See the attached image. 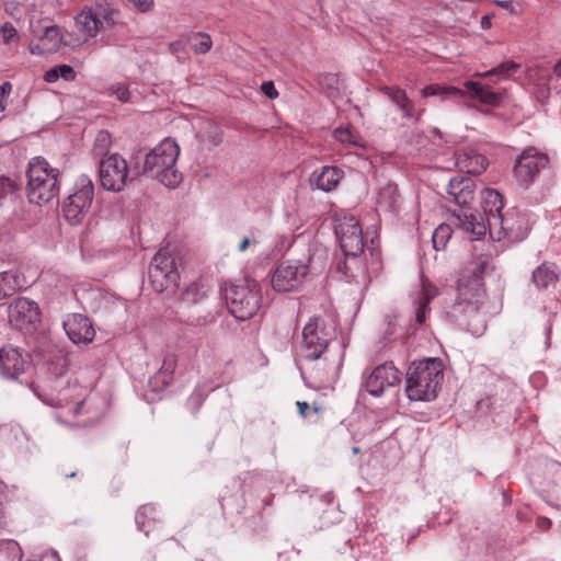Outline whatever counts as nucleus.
<instances>
[{"label": "nucleus", "instance_id": "2eb2a0df", "mask_svg": "<svg viewBox=\"0 0 561 561\" xmlns=\"http://www.w3.org/2000/svg\"><path fill=\"white\" fill-rule=\"evenodd\" d=\"M31 365V357L11 345L0 348V374L4 378L16 380Z\"/></svg>", "mask_w": 561, "mask_h": 561}, {"label": "nucleus", "instance_id": "f03ea898", "mask_svg": "<svg viewBox=\"0 0 561 561\" xmlns=\"http://www.w3.org/2000/svg\"><path fill=\"white\" fill-rule=\"evenodd\" d=\"M180 148L175 141L164 139L160 145L145 154L140 165L139 154L131 157L130 181L141 175L157 179L167 187L174 188L182 181V173L175 168Z\"/></svg>", "mask_w": 561, "mask_h": 561}, {"label": "nucleus", "instance_id": "2f4dec72", "mask_svg": "<svg viewBox=\"0 0 561 561\" xmlns=\"http://www.w3.org/2000/svg\"><path fill=\"white\" fill-rule=\"evenodd\" d=\"M453 234V230L449 225L442 224L439 225L432 234L433 248L436 251L443 250L446 248L448 241L450 240Z\"/></svg>", "mask_w": 561, "mask_h": 561}, {"label": "nucleus", "instance_id": "052dcab7", "mask_svg": "<svg viewBox=\"0 0 561 561\" xmlns=\"http://www.w3.org/2000/svg\"><path fill=\"white\" fill-rule=\"evenodd\" d=\"M31 51L34 54L35 51H39V46L37 45L35 48H32Z\"/></svg>", "mask_w": 561, "mask_h": 561}, {"label": "nucleus", "instance_id": "7ed1b4c3", "mask_svg": "<svg viewBox=\"0 0 561 561\" xmlns=\"http://www.w3.org/2000/svg\"><path fill=\"white\" fill-rule=\"evenodd\" d=\"M444 378V365L440 358L428 357L414 360L408 368L405 392L412 401H432L437 397L438 387Z\"/></svg>", "mask_w": 561, "mask_h": 561}, {"label": "nucleus", "instance_id": "ddd939ff", "mask_svg": "<svg viewBox=\"0 0 561 561\" xmlns=\"http://www.w3.org/2000/svg\"><path fill=\"white\" fill-rule=\"evenodd\" d=\"M93 195L94 186L91 180L87 178L81 179L80 188L64 202L65 217L72 222L80 221V216L91 207Z\"/></svg>", "mask_w": 561, "mask_h": 561}, {"label": "nucleus", "instance_id": "473e14b6", "mask_svg": "<svg viewBox=\"0 0 561 561\" xmlns=\"http://www.w3.org/2000/svg\"><path fill=\"white\" fill-rule=\"evenodd\" d=\"M399 196L400 194L397 186L393 184H387L380 190L378 204L388 209H392L396 206Z\"/></svg>", "mask_w": 561, "mask_h": 561}, {"label": "nucleus", "instance_id": "5701e85b", "mask_svg": "<svg viewBox=\"0 0 561 561\" xmlns=\"http://www.w3.org/2000/svg\"><path fill=\"white\" fill-rule=\"evenodd\" d=\"M196 138L199 141L201 150L208 151L222 141L220 127L211 122H207L205 126L198 130Z\"/></svg>", "mask_w": 561, "mask_h": 561}, {"label": "nucleus", "instance_id": "a878e982", "mask_svg": "<svg viewBox=\"0 0 561 561\" xmlns=\"http://www.w3.org/2000/svg\"><path fill=\"white\" fill-rule=\"evenodd\" d=\"M531 279L538 289H545L558 282L559 274L553 264L542 263L533 272Z\"/></svg>", "mask_w": 561, "mask_h": 561}, {"label": "nucleus", "instance_id": "0eeeda50", "mask_svg": "<svg viewBox=\"0 0 561 561\" xmlns=\"http://www.w3.org/2000/svg\"><path fill=\"white\" fill-rule=\"evenodd\" d=\"M335 234L346 256H357L364 251L363 231L359 221L351 214L336 215Z\"/></svg>", "mask_w": 561, "mask_h": 561}, {"label": "nucleus", "instance_id": "c85d7f7f", "mask_svg": "<svg viewBox=\"0 0 561 561\" xmlns=\"http://www.w3.org/2000/svg\"><path fill=\"white\" fill-rule=\"evenodd\" d=\"M248 320L260 311L263 304L262 285L256 279L248 277Z\"/></svg>", "mask_w": 561, "mask_h": 561}, {"label": "nucleus", "instance_id": "c03bdc74", "mask_svg": "<svg viewBox=\"0 0 561 561\" xmlns=\"http://www.w3.org/2000/svg\"><path fill=\"white\" fill-rule=\"evenodd\" d=\"M260 90L270 100H274L278 96V92H277L273 81L263 82L260 87Z\"/></svg>", "mask_w": 561, "mask_h": 561}, {"label": "nucleus", "instance_id": "4c0bfd02", "mask_svg": "<svg viewBox=\"0 0 561 561\" xmlns=\"http://www.w3.org/2000/svg\"><path fill=\"white\" fill-rule=\"evenodd\" d=\"M430 297L423 295L415 310V320L419 324H423L426 320V316L430 312Z\"/></svg>", "mask_w": 561, "mask_h": 561}, {"label": "nucleus", "instance_id": "7c9ffc66", "mask_svg": "<svg viewBox=\"0 0 561 561\" xmlns=\"http://www.w3.org/2000/svg\"><path fill=\"white\" fill-rule=\"evenodd\" d=\"M76 76V71L71 66L58 65L45 72L44 80L48 83L56 82L59 78H62L66 81H73Z\"/></svg>", "mask_w": 561, "mask_h": 561}, {"label": "nucleus", "instance_id": "8fccbe9b", "mask_svg": "<svg viewBox=\"0 0 561 561\" xmlns=\"http://www.w3.org/2000/svg\"><path fill=\"white\" fill-rule=\"evenodd\" d=\"M185 42V38L183 37L182 39L180 41H175L173 43L170 44V50L173 53V54H176L179 53L182 48H183V44Z\"/></svg>", "mask_w": 561, "mask_h": 561}, {"label": "nucleus", "instance_id": "9b49d317", "mask_svg": "<svg viewBox=\"0 0 561 561\" xmlns=\"http://www.w3.org/2000/svg\"><path fill=\"white\" fill-rule=\"evenodd\" d=\"M308 273V266L300 261L286 260L275 270L271 284L278 293L296 290Z\"/></svg>", "mask_w": 561, "mask_h": 561}, {"label": "nucleus", "instance_id": "a19ab883", "mask_svg": "<svg viewBox=\"0 0 561 561\" xmlns=\"http://www.w3.org/2000/svg\"><path fill=\"white\" fill-rule=\"evenodd\" d=\"M0 34L4 44H9L12 39L18 38V32L10 22H5L0 26Z\"/></svg>", "mask_w": 561, "mask_h": 561}, {"label": "nucleus", "instance_id": "b1692460", "mask_svg": "<svg viewBox=\"0 0 561 561\" xmlns=\"http://www.w3.org/2000/svg\"><path fill=\"white\" fill-rule=\"evenodd\" d=\"M54 174H59L57 169L49 168L45 159L41 157L34 158L32 162H30L27 170V186L35 185Z\"/></svg>", "mask_w": 561, "mask_h": 561}, {"label": "nucleus", "instance_id": "bf43d9fd", "mask_svg": "<svg viewBox=\"0 0 561 561\" xmlns=\"http://www.w3.org/2000/svg\"><path fill=\"white\" fill-rule=\"evenodd\" d=\"M76 474H77L76 472H71V473H67L66 477L67 478H73V477H76Z\"/></svg>", "mask_w": 561, "mask_h": 561}, {"label": "nucleus", "instance_id": "cd10ccee", "mask_svg": "<svg viewBox=\"0 0 561 561\" xmlns=\"http://www.w3.org/2000/svg\"><path fill=\"white\" fill-rule=\"evenodd\" d=\"M342 171L336 167L325 165L316 179L317 187L323 192L333 191L339 184Z\"/></svg>", "mask_w": 561, "mask_h": 561}, {"label": "nucleus", "instance_id": "5fc2aeb1", "mask_svg": "<svg viewBox=\"0 0 561 561\" xmlns=\"http://www.w3.org/2000/svg\"><path fill=\"white\" fill-rule=\"evenodd\" d=\"M481 25L483 28L490 26V18L488 15L482 16L481 19Z\"/></svg>", "mask_w": 561, "mask_h": 561}, {"label": "nucleus", "instance_id": "1a4fd4ad", "mask_svg": "<svg viewBox=\"0 0 561 561\" xmlns=\"http://www.w3.org/2000/svg\"><path fill=\"white\" fill-rule=\"evenodd\" d=\"M548 164L549 158L547 154L539 152L534 147H529L516 159L513 174L520 186L528 187Z\"/></svg>", "mask_w": 561, "mask_h": 561}, {"label": "nucleus", "instance_id": "412c9836", "mask_svg": "<svg viewBox=\"0 0 561 561\" xmlns=\"http://www.w3.org/2000/svg\"><path fill=\"white\" fill-rule=\"evenodd\" d=\"M225 299L228 311L240 321L245 320V308L243 301L245 299V291L233 284H225L224 288Z\"/></svg>", "mask_w": 561, "mask_h": 561}, {"label": "nucleus", "instance_id": "6ab92c4d", "mask_svg": "<svg viewBox=\"0 0 561 561\" xmlns=\"http://www.w3.org/2000/svg\"><path fill=\"white\" fill-rule=\"evenodd\" d=\"M476 182L468 176L450 179L447 193L461 207L469 205L474 198Z\"/></svg>", "mask_w": 561, "mask_h": 561}, {"label": "nucleus", "instance_id": "4be33fe9", "mask_svg": "<svg viewBox=\"0 0 561 561\" xmlns=\"http://www.w3.org/2000/svg\"><path fill=\"white\" fill-rule=\"evenodd\" d=\"M379 91L388 96L402 112L404 118H412L414 112V103L410 100L405 93V91L397 85H381Z\"/></svg>", "mask_w": 561, "mask_h": 561}, {"label": "nucleus", "instance_id": "09e8293b", "mask_svg": "<svg viewBox=\"0 0 561 561\" xmlns=\"http://www.w3.org/2000/svg\"><path fill=\"white\" fill-rule=\"evenodd\" d=\"M11 90H12V84H11V82H9V81L3 82V83L0 85V100H1L2 98H4V96L9 95V94H10V92H11Z\"/></svg>", "mask_w": 561, "mask_h": 561}, {"label": "nucleus", "instance_id": "bb28decb", "mask_svg": "<svg viewBox=\"0 0 561 561\" xmlns=\"http://www.w3.org/2000/svg\"><path fill=\"white\" fill-rule=\"evenodd\" d=\"M76 22L80 30L91 37L103 26V21L98 18V13H94L88 7H84L81 13L76 16Z\"/></svg>", "mask_w": 561, "mask_h": 561}, {"label": "nucleus", "instance_id": "20e7f679", "mask_svg": "<svg viewBox=\"0 0 561 561\" xmlns=\"http://www.w3.org/2000/svg\"><path fill=\"white\" fill-rule=\"evenodd\" d=\"M481 208L483 215L470 208L461 209L455 214L458 227L472 240H480L486 230H493V217L502 215L503 197L493 188H484L481 192Z\"/></svg>", "mask_w": 561, "mask_h": 561}, {"label": "nucleus", "instance_id": "3c124183", "mask_svg": "<svg viewBox=\"0 0 561 561\" xmlns=\"http://www.w3.org/2000/svg\"><path fill=\"white\" fill-rule=\"evenodd\" d=\"M499 7L503 8V9H506V10H513V5H512V2L508 1V0H503V1H500V0H495L494 1Z\"/></svg>", "mask_w": 561, "mask_h": 561}, {"label": "nucleus", "instance_id": "79ce46f5", "mask_svg": "<svg viewBox=\"0 0 561 561\" xmlns=\"http://www.w3.org/2000/svg\"><path fill=\"white\" fill-rule=\"evenodd\" d=\"M272 247L270 244H261L260 241L253 239V248L252 253H255L257 257L263 256L265 260H268Z\"/></svg>", "mask_w": 561, "mask_h": 561}, {"label": "nucleus", "instance_id": "49530a36", "mask_svg": "<svg viewBox=\"0 0 561 561\" xmlns=\"http://www.w3.org/2000/svg\"><path fill=\"white\" fill-rule=\"evenodd\" d=\"M138 10L146 12L153 5V0H129Z\"/></svg>", "mask_w": 561, "mask_h": 561}, {"label": "nucleus", "instance_id": "423d86ee", "mask_svg": "<svg viewBox=\"0 0 561 561\" xmlns=\"http://www.w3.org/2000/svg\"><path fill=\"white\" fill-rule=\"evenodd\" d=\"M149 280L157 293H174L178 288L180 274L175 260L167 249H161L151 260L149 265Z\"/></svg>", "mask_w": 561, "mask_h": 561}, {"label": "nucleus", "instance_id": "c9c22d12", "mask_svg": "<svg viewBox=\"0 0 561 561\" xmlns=\"http://www.w3.org/2000/svg\"><path fill=\"white\" fill-rule=\"evenodd\" d=\"M519 68V65H517L514 61H504L500 64L497 67L486 71L485 73L481 75L482 77H493L496 76L499 80L504 79L510 76L512 71H515ZM477 76H480L479 73Z\"/></svg>", "mask_w": 561, "mask_h": 561}, {"label": "nucleus", "instance_id": "f257e3e1", "mask_svg": "<svg viewBox=\"0 0 561 561\" xmlns=\"http://www.w3.org/2000/svg\"><path fill=\"white\" fill-rule=\"evenodd\" d=\"M493 271L494 265L488 257L480 256L469 262L460 272L457 297L447 311L453 322L473 335H480L485 330V321L480 313L486 298L483 277Z\"/></svg>", "mask_w": 561, "mask_h": 561}, {"label": "nucleus", "instance_id": "c756f323", "mask_svg": "<svg viewBox=\"0 0 561 561\" xmlns=\"http://www.w3.org/2000/svg\"><path fill=\"white\" fill-rule=\"evenodd\" d=\"M184 38L195 54L207 53L213 44L210 36L205 33L186 34Z\"/></svg>", "mask_w": 561, "mask_h": 561}, {"label": "nucleus", "instance_id": "aec40b11", "mask_svg": "<svg viewBox=\"0 0 561 561\" xmlns=\"http://www.w3.org/2000/svg\"><path fill=\"white\" fill-rule=\"evenodd\" d=\"M455 156L457 165L469 174H482L489 165L488 159L473 149L457 152Z\"/></svg>", "mask_w": 561, "mask_h": 561}, {"label": "nucleus", "instance_id": "72a5a7b5", "mask_svg": "<svg viewBox=\"0 0 561 561\" xmlns=\"http://www.w3.org/2000/svg\"><path fill=\"white\" fill-rule=\"evenodd\" d=\"M41 41L49 45V47L47 48L48 50H58L62 44V36H60L59 34L58 26H46L43 35L41 36Z\"/></svg>", "mask_w": 561, "mask_h": 561}, {"label": "nucleus", "instance_id": "f8f14e48", "mask_svg": "<svg viewBox=\"0 0 561 561\" xmlns=\"http://www.w3.org/2000/svg\"><path fill=\"white\" fill-rule=\"evenodd\" d=\"M492 219L493 229L497 228L499 234L503 233V237L514 242L524 240L530 230L526 215L514 208Z\"/></svg>", "mask_w": 561, "mask_h": 561}, {"label": "nucleus", "instance_id": "4468645a", "mask_svg": "<svg viewBox=\"0 0 561 561\" xmlns=\"http://www.w3.org/2000/svg\"><path fill=\"white\" fill-rule=\"evenodd\" d=\"M401 381V374L392 362H386L373 369L365 381L368 393L379 397L388 387H394Z\"/></svg>", "mask_w": 561, "mask_h": 561}, {"label": "nucleus", "instance_id": "6e6552de", "mask_svg": "<svg viewBox=\"0 0 561 561\" xmlns=\"http://www.w3.org/2000/svg\"><path fill=\"white\" fill-rule=\"evenodd\" d=\"M131 174L126 160L118 153L102 159L99 163V176L101 185L106 191L121 192Z\"/></svg>", "mask_w": 561, "mask_h": 561}, {"label": "nucleus", "instance_id": "37998d69", "mask_svg": "<svg viewBox=\"0 0 561 561\" xmlns=\"http://www.w3.org/2000/svg\"><path fill=\"white\" fill-rule=\"evenodd\" d=\"M113 94L117 96V99L122 102H127L130 98V92L125 84L118 83L111 88Z\"/></svg>", "mask_w": 561, "mask_h": 561}, {"label": "nucleus", "instance_id": "680f3d73", "mask_svg": "<svg viewBox=\"0 0 561 561\" xmlns=\"http://www.w3.org/2000/svg\"><path fill=\"white\" fill-rule=\"evenodd\" d=\"M247 244H248V248L251 247V240L249 238H248Z\"/></svg>", "mask_w": 561, "mask_h": 561}, {"label": "nucleus", "instance_id": "a18cd8bd", "mask_svg": "<svg viewBox=\"0 0 561 561\" xmlns=\"http://www.w3.org/2000/svg\"><path fill=\"white\" fill-rule=\"evenodd\" d=\"M321 82L322 83H327L328 88L330 89H337V82H339V78L336 75H333V73H325L324 76H322L321 78Z\"/></svg>", "mask_w": 561, "mask_h": 561}, {"label": "nucleus", "instance_id": "864d4df0", "mask_svg": "<svg viewBox=\"0 0 561 561\" xmlns=\"http://www.w3.org/2000/svg\"><path fill=\"white\" fill-rule=\"evenodd\" d=\"M553 72L557 77L561 78V59L554 65Z\"/></svg>", "mask_w": 561, "mask_h": 561}, {"label": "nucleus", "instance_id": "ea45409f", "mask_svg": "<svg viewBox=\"0 0 561 561\" xmlns=\"http://www.w3.org/2000/svg\"><path fill=\"white\" fill-rule=\"evenodd\" d=\"M94 13H98V18L103 21V23H107L108 25H113L114 21L112 18V11L107 10L102 3L96 2L94 7H90Z\"/></svg>", "mask_w": 561, "mask_h": 561}, {"label": "nucleus", "instance_id": "dca6fc26", "mask_svg": "<svg viewBox=\"0 0 561 561\" xmlns=\"http://www.w3.org/2000/svg\"><path fill=\"white\" fill-rule=\"evenodd\" d=\"M302 345L306 351V357L310 360L320 358L328 347L327 334L319 330L318 319L310 318L302 330Z\"/></svg>", "mask_w": 561, "mask_h": 561}, {"label": "nucleus", "instance_id": "603ef678", "mask_svg": "<svg viewBox=\"0 0 561 561\" xmlns=\"http://www.w3.org/2000/svg\"><path fill=\"white\" fill-rule=\"evenodd\" d=\"M110 139V135L107 131H100L96 138L98 142H107Z\"/></svg>", "mask_w": 561, "mask_h": 561}, {"label": "nucleus", "instance_id": "f704fd0d", "mask_svg": "<svg viewBox=\"0 0 561 561\" xmlns=\"http://www.w3.org/2000/svg\"><path fill=\"white\" fill-rule=\"evenodd\" d=\"M205 297V291H202L196 283L188 285L181 295V300L186 305H195Z\"/></svg>", "mask_w": 561, "mask_h": 561}, {"label": "nucleus", "instance_id": "6e6d98bb", "mask_svg": "<svg viewBox=\"0 0 561 561\" xmlns=\"http://www.w3.org/2000/svg\"><path fill=\"white\" fill-rule=\"evenodd\" d=\"M239 249H240L241 251H245V237H244V238L242 239V241L240 242V244H239Z\"/></svg>", "mask_w": 561, "mask_h": 561}, {"label": "nucleus", "instance_id": "39448f33", "mask_svg": "<svg viewBox=\"0 0 561 561\" xmlns=\"http://www.w3.org/2000/svg\"><path fill=\"white\" fill-rule=\"evenodd\" d=\"M466 91H462L456 87H443L439 84H430L421 90L423 98L439 96L440 100L447 99H459L466 94L471 98L479 100L482 104L490 106H499L502 102V94L493 91L489 85L478 81H466L463 83Z\"/></svg>", "mask_w": 561, "mask_h": 561}, {"label": "nucleus", "instance_id": "58836bf2", "mask_svg": "<svg viewBox=\"0 0 561 561\" xmlns=\"http://www.w3.org/2000/svg\"><path fill=\"white\" fill-rule=\"evenodd\" d=\"M333 135H334V138L342 144H352V145L356 144L355 136L352 133L350 127H342V126L337 127L334 130Z\"/></svg>", "mask_w": 561, "mask_h": 561}, {"label": "nucleus", "instance_id": "e433bc0d", "mask_svg": "<svg viewBox=\"0 0 561 561\" xmlns=\"http://www.w3.org/2000/svg\"><path fill=\"white\" fill-rule=\"evenodd\" d=\"M13 276L8 273H0V299L11 296L15 290Z\"/></svg>", "mask_w": 561, "mask_h": 561}, {"label": "nucleus", "instance_id": "4d7b16f0", "mask_svg": "<svg viewBox=\"0 0 561 561\" xmlns=\"http://www.w3.org/2000/svg\"><path fill=\"white\" fill-rule=\"evenodd\" d=\"M312 410H313L316 413H320L322 409H321L320 407H318V405H313V407H312Z\"/></svg>", "mask_w": 561, "mask_h": 561}, {"label": "nucleus", "instance_id": "f3484780", "mask_svg": "<svg viewBox=\"0 0 561 561\" xmlns=\"http://www.w3.org/2000/svg\"><path fill=\"white\" fill-rule=\"evenodd\" d=\"M64 329L68 337L75 344L88 345L93 341L95 335L91 320L80 313L69 316L64 322Z\"/></svg>", "mask_w": 561, "mask_h": 561}, {"label": "nucleus", "instance_id": "9d476101", "mask_svg": "<svg viewBox=\"0 0 561 561\" xmlns=\"http://www.w3.org/2000/svg\"><path fill=\"white\" fill-rule=\"evenodd\" d=\"M8 319L15 330L25 334L33 333L41 323L39 308L35 301L19 297L9 305Z\"/></svg>", "mask_w": 561, "mask_h": 561}, {"label": "nucleus", "instance_id": "e2e57ef3", "mask_svg": "<svg viewBox=\"0 0 561 561\" xmlns=\"http://www.w3.org/2000/svg\"><path fill=\"white\" fill-rule=\"evenodd\" d=\"M149 561H156V557L154 556H151Z\"/></svg>", "mask_w": 561, "mask_h": 561}, {"label": "nucleus", "instance_id": "a211bd4d", "mask_svg": "<svg viewBox=\"0 0 561 561\" xmlns=\"http://www.w3.org/2000/svg\"><path fill=\"white\" fill-rule=\"evenodd\" d=\"M58 174L50 175L46 180L36 183L35 185L27 186V198L30 203L42 205L48 204L58 196L57 186Z\"/></svg>", "mask_w": 561, "mask_h": 561}, {"label": "nucleus", "instance_id": "393cba45", "mask_svg": "<svg viewBox=\"0 0 561 561\" xmlns=\"http://www.w3.org/2000/svg\"><path fill=\"white\" fill-rule=\"evenodd\" d=\"M176 367V357L173 354H169L164 357L163 364L154 377L150 380L153 389H163L168 387L172 379Z\"/></svg>", "mask_w": 561, "mask_h": 561}, {"label": "nucleus", "instance_id": "de8ad7c7", "mask_svg": "<svg viewBox=\"0 0 561 561\" xmlns=\"http://www.w3.org/2000/svg\"><path fill=\"white\" fill-rule=\"evenodd\" d=\"M296 405L298 408L299 415L304 419L307 417V411L310 408L309 404L305 401H297Z\"/></svg>", "mask_w": 561, "mask_h": 561}, {"label": "nucleus", "instance_id": "13d9d810", "mask_svg": "<svg viewBox=\"0 0 561 561\" xmlns=\"http://www.w3.org/2000/svg\"><path fill=\"white\" fill-rule=\"evenodd\" d=\"M5 106L7 104L0 100V112H3L5 110Z\"/></svg>", "mask_w": 561, "mask_h": 561}]
</instances>
